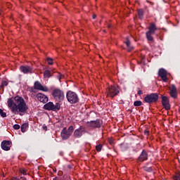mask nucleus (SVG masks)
I'll list each match as a JSON object with an SVG mask.
<instances>
[{"label":"nucleus","mask_w":180,"mask_h":180,"mask_svg":"<svg viewBox=\"0 0 180 180\" xmlns=\"http://www.w3.org/2000/svg\"><path fill=\"white\" fill-rule=\"evenodd\" d=\"M7 103L8 107L14 115H18V112H20V113H25V112L29 109L26 101H25V99L20 96H16L13 98H8Z\"/></svg>","instance_id":"f257e3e1"},{"label":"nucleus","mask_w":180,"mask_h":180,"mask_svg":"<svg viewBox=\"0 0 180 180\" xmlns=\"http://www.w3.org/2000/svg\"><path fill=\"white\" fill-rule=\"evenodd\" d=\"M157 25L154 22H151L148 27V31L146 32V39L148 41H154L153 34H155Z\"/></svg>","instance_id":"f03ea898"},{"label":"nucleus","mask_w":180,"mask_h":180,"mask_svg":"<svg viewBox=\"0 0 180 180\" xmlns=\"http://www.w3.org/2000/svg\"><path fill=\"white\" fill-rule=\"evenodd\" d=\"M52 96L57 102H63L64 101V91L60 89H55L52 91Z\"/></svg>","instance_id":"7ed1b4c3"},{"label":"nucleus","mask_w":180,"mask_h":180,"mask_svg":"<svg viewBox=\"0 0 180 180\" xmlns=\"http://www.w3.org/2000/svg\"><path fill=\"white\" fill-rule=\"evenodd\" d=\"M72 131H74L73 126H70L68 129L67 127H64L60 133L62 140H68L71 136V134H72Z\"/></svg>","instance_id":"20e7f679"},{"label":"nucleus","mask_w":180,"mask_h":180,"mask_svg":"<svg viewBox=\"0 0 180 180\" xmlns=\"http://www.w3.org/2000/svg\"><path fill=\"white\" fill-rule=\"evenodd\" d=\"M106 92L107 96L113 98L115 96L119 95V87L111 85L107 89Z\"/></svg>","instance_id":"39448f33"},{"label":"nucleus","mask_w":180,"mask_h":180,"mask_svg":"<svg viewBox=\"0 0 180 180\" xmlns=\"http://www.w3.org/2000/svg\"><path fill=\"white\" fill-rule=\"evenodd\" d=\"M67 100L70 102V103L74 104L77 103L79 98H78V95L75 94V92L69 91L66 94Z\"/></svg>","instance_id":"423d86ee"},{"label":"nucleus","mask_w":180,"mask_h":180,"mask_svg":"<svg viewBox=\"0 0 180 180\" xmlns=\"http://www.w3.org/2000/svg\"><path fill=\"white\" fill-rule=\"evenodd\" d=\"M158 94L157 93H152L150 94H148L144 98L143 101L146 103H155L158 101Z\"/></svg>","instance_id":"0eeeda50"},{"label":"nucleus","mask_w":180,"mask_h":180,"mask_svg":"<svg viewBox=\"0 0 180 180\" xmlns=\"http://www.w3.org/2000/svg\"><path fill=\"white\" fill-rule=\"evenodd\" d=\"M60 108L61 106L58 103H56V105H54L53 102H49L44 105V109H45V110H53V112L60 110Z\"/></svg>","instance_id":"6e6552de"},{"label":"nucleus","mask_w":180,"mask_h":180,"mask_svg":"<svg viewBox=\"0 0 180 180\" xmlns=\"http://www.w3.org/2000/svg\"><path fill=\"white\" fill-rule=\"evenodd\" d=\"M86 132V131L85 130V127L80 126L78 129L75 130L73 136L75 139H81V137H82V134Z\"/></svg>","instance_id":"1a4fd4ad"},{"label":"nucleus","mask_w":180,"mask_h":180,"mask_svg":"<svg viewBox=\"0 0 180 180\" xmlns=\"http://www.w3.org/2000/svg\"><path fill=\"white\" fill-rule=\"evenodd\" d=\"M34 89H37L38 91H42V92H49V87L46 86L41 85V83L39 81H36L34 84Z\"/></svg>","instance_id":"9d476101"},{"label":"nucleus","mask_w":180,"mask_h":180,"mask_svg":"<svg viewBox=\"0 0 180 180\" xmlns=\"http://www.w3.org/2000/svg\"><path fill=\"white\" fill-rule=\"evenodd\" d=\"M88 127H92V129H99L102 126V121L101 120H96L95 121H90L87 122Z\"/></svg>","instance_id":"9b49d317"},{"label":"nucleus","mask_w":180,"mask_h":180,"mask_svg":"<svg viewBox=\"0 0 180 180\" xmlns=\"http://www.w3.org/2000/svg\"><path fill=\"white\" fill-rule=\"evenodd\" d=\"M167 70H165V69H160L158 71V75L159 77H160L162 81H163V82H167V81H168V77H167Z\"/></svg>","instance_id":"f8f14e48"},{"label":"nucleus","mask_w":180,"mask_h":180,"mask_svg":"<svg viewBox=\"0 0 180 180\" xmlns=\"http://www.w3.org/2000/svg\"><path fill=\"white\" fill-rule=\"evenodd\" d=\"M11 147H12V141H3L1 142V148L2 150H4V151H9V150H11Z\"/></svg>","instance_id":"ddd939ff"},{"label":"nucleus","mask_w":180,"mask_h":180,"mask_svg":"<svg viewBox=\"0 0 180 180\" xmlns=\"http://www.w3.org/2000/svg\"><path fill=\"white\" fill-rule=\"evenodd\" d=\"M162 104L166 110H169V109H171V105H169V100L168 99V97L165 96L162 97Z\"/></svg>","instance_id":"4468645a"},{"label":"nucleus","mask_w":180,"mask_h":180,"mask_svg":"<svg viewBox=\"0 0 180 180\" xmlns=\"http://www.w3.org/2000/svg\"><path fill=\"white\" fill-rule=\"evenodd\" d=\"M20 70L23 74H33V68L29 65L20 66Z\"/></svg>","instance_id":"2eb2a0df"},{"label":"nucleus","mask_w":180,"mask_h":180,"mask_svg":"<svg viewBox=\"0 0 180 180\" xmlns=\"http://www.w3.org/2000/svg\"><path fill=\"white\" fill-rule=\"evenodd\" d=\"M37 98L38 101L42 103H47V102H49V97H47V96L44 95V94L38 93L37 94Z\"/></svg>","instance_id":"dca6fc26"},{"label":"nucleus","mask_w":180,"mask_h":180,"mask_svg":"<svg viewBox=\"0 0 180 180\" xmlns=\"http://www.w3.org/2000/svg\"><path fill=\"white\" fill-rule=\"evenodd\" d=\"M169 90H170L169 94L172 98L176 99V98H178V93L176 92V86H175L174 84H172L169 88Z\"/></svg>","instance_id":"f3484780"},{"label":"nucleus","mask_w":180,"mask_h":180,"mask_svg":"<svg viewBox=\"0 0 180 180\" xmlns=\"http://www.w3.org/2000/svg\"><path fill=\"white\" fill-rule=\"evenodd\" d=\"M147 160H148V154H147V152L143 150L139 157L138 161L139 162H143Z\"/></svg>","instance_id":"a211bd4d"},{"label":"nucleus","mask_w":180,"mask_h":180,"mask_svg":"<svg viewBox=\"0 0 180 180\" xmlns=\"http://www.w3.org/2000/svg\"><path fill=\"white\" fill-rule=\"evenodd\" d=\"M127 47V51H131L134 49L133 46H131L130 43V40H129V38H126V41L124 42Z\"/></svg>","instance_id":"6ab92c4d"},{"label":"nucleus","mask_w":180,"mask_h":180,"mask_svg":"<svg viewBox=\"0 0 180 180\" xmlns=\"http://www.w3.org/2000/svg\"><path fill=\"white\" fill-rule=\"evenodd\" d=\"M138 16L140 19H143L144 16V10H143V8H140L138 10Z\"/></svg>","instance_id":"aec40b11"},{"label":"nucleus","mask_w":180,"mask_h":180,"mask_svg":"<svg viewBox=\"0 0 180 180\" xmlns=\"http://www.w3.org/2000/svg\"><path fill=\"white\" fill-rule=\"evenodd\" d=\"M44 78H50V77H51V71L50 70H45L44 72Z\"/></svg>","instance_id":"412c9836"},{"label":"nucleus","mask_w":180,"mask_h":180,"mask_svg":"<svg viewBox=\"0 0 180 180\" xmlns=\"http://www.w3.org/2000/svg\"><path fill=\"white\" fill-rule=\"evenodd\" d=\"M27 127H29V123L22 124L21 126V131L22 133H25V131H26V129H27Z\"/></svg>","instance_id":"4be33fe9"},{"label":"nucleus","mask_w":180,"mask_h":180,"mask_svg":"<svg viewBox=\"0 0 180 180\" xmlns=\"http://www.w3.org/2000/svg\"><path fill=\"white\" fill-rule=\"evenodd\" d=\"M141 105H143V102H141V101H134V106H136V107L141 106Z\"/></svg>","instance_id":"5701e85b"},{"label":"nucleus","mask_w":180,"mask_h":180,"mask_svg":"<svg viewBox=\"0 0 180 180\" xmlns=\"http://www.w3.org/2000/svg\"><path fill=\"white\" fill-rule=\"evenodd\" d=\"M102 147H103L102 144L97 145L96 146V151H98V153H101V151H102Z\"/></svg>","instance_id":"b1692460"},{"label":"nucleus","mask_w":180,"mask_h":180,"mask_svg":"<svg viewBox=\"0 0 180 180\" xmlns=\"http://www.w3.org/2000/svg\"><path fill=\"white\" fill-rule=\"evenodd\" d=\"M0 116H1V117H6V112H4L2 109H0Z\"/></svg>","instance_id":"393cba45"},{"label":"nucleus","mask_w":180,"mask_h":180,"mask_svg":"<svg viewBox=\"0 0 180 180\" xmlns=\"http://www.w3.org/2000/svg\"><path fill=\"white\" fill-rule=\"evenodd\" d=\"M8 86V82H6V80H3L1 82V86L2 88L7 86Z\"/></svg>","instance_id":"a878e982"},{"label":"nucleus","mask_w":180,"mask_h":180,"mask_svg":"<svg viewBox=\"0 0 180 180\" xmlns=\"http://www.w3.org/2000/svg\"><path fill=\"white\" fill-rule=\"evenodd\" d=\"M47 62L49 65H53V58H47Z\"/></svg>","instance_id":"bb28decb"},{"label":"nucleus","mask_w":180,"mask_h":180,"mask_svg":"<svg viewBox=\"0 0 180 180\" xmlns=\"http://www.w3.org/2000/svg\"><path fill=\"white\" fill-rule=\"evenodd\" d=\"M13 129H14V130H19V129H20V125H19V124H14L13 125Z\"/></svg>","instance_id":"cd10ccee"},{"label":"nucleus","mask_w":180,"mask_h":180,"mask_svg":"<svg viewBox=\"0 0 180 180\" xmlns=\"http://www.w3.org/2000/svg\"><path fill=\"white\" fill-rule=\"evenodd\" d=\"M20 174H22V175H26V169H20Z\"/></svg>","instance_id":"c85d7f7f"},{"label":"nucleus","mask_w":180,"mask_h":180,"mask_svg":"<svg viewBox=\"0 0 180 180\" xmlns=\"http://www.w3.org/2000/svg\"><path fill=\"white\" fill-rule=\"evenodd\" d=\"M145 171H147L148 172H151L152 169L151 167H144Z\"/></svg>","instance_id":"c756f323"},{"label":"nucleus","mask_w":180,"mask_h":180,"mask_svg":"<svg viewBox=\"0 0 180 180\" xmlns=\"http://www.w3.org/2000/svg\"><path fill=\"white\" fill-rule=\"evenodd\" d=\"M143 133H144L145 136L150 135V131H148V130H144Z\"/></svg>","instance_id":"7c9ffc66"},{"label":"nucleus","mask_w":180,"mask_h":180,"mask_svg":"<svg viewBox=\"0 0 180 180\" xmlns=\"http://www.w3.org/2000/svg\"><path fill=\"white\" fill-rule=\"evenodd\" d=\"M108 141L110 144H113V139H112L111 138H108Z\"/></svg>","instance_id":"2f4dec72"},{"label":"nucleus","mask_w":180,"mask_h":180,"mask_svg":"<svg viewBox=\"0 0 180 180\" xmlns=\"http://www.w3.org/2000/svg\"><path fill=\"white\" fill-rule=\"evenodd\" d=\"M42 128L44 130H45V131H47V126H46V124H44Z\"/></svg>","instance_id":"473e14b6"},{"label":"nucleus","mask_w":180,"mask_h":180,"mask_svg":"<svg viewBox=\"0 0 180 180\" xmlns=\"http://www.w3.org/2000/svg\"><path fill=\"white\" fill-rule=\"evenodd\" d=\"M137 94H138L139 95H143V91L139 90V91H138Z\"/></svg>","instance_id":"72a5a7b5"},{"label":"nucleus","mask_w":180,"mask_h":180,"mask_svg":"<svg viewBox=\"0 0 180 180\" xmlns=\"http://www.w3.org/2000/svg\"><path fill=\"white\" fill-rule=\"evenodd\" d=\"M20 180H26V177H25V176H21V177L20 178Z\"/></svg>","instance_id":"f704fd0d"},{"label":"nucleus","mask_w":180,"mask_h":180,"mask_svg":"<svg viewBox=\"0 0 180 180\" xmlns=\"http://www.w3.org/2000/svg\"><path fill=\"white\" fill-rule=\"evenodd\" d=\"M11 180H20V179H18V177L12 178Z\"/></svg>","instance_id":"c9c22d12"},{"label":"nucleus","mask_w":180,"mask_h":180,"mask_svg":"<svg viewBox=\"0 0 180 180\" xmlns=\"http://www.w3.org/2000/svg\"><path fill=\"white\" fill-rule=\"evenodd\" d=\"M92 18H93V19H96V15L94 14Z\"/></svg>","instance_id":"e433bc0d"},{"label":"nucleus","mask_w":180,"mask_h":180,"mask_svg":"<svg viewBox=\"0 0 180 180\" xmlns=\"http://www.w3.org/2000/svg\"><path fill=\"white\" fill-rule=\"evenodd\" d=\"M31 92H34V91L33 90V89H31Z\"/></svg>","instance_id":"4c0bfd02"},{"label":"nucleus","mask_w":180,"mask_h":180,"mask_svg":"<svg viewBox=\"0 0 180 180\" xmlns=\"http://www.w3.org/2000/svg\"><path fill=\"white\" fill-rule=\"evenodd\" d=\"M1 12H2V11L0 9V14H1Z\"/></svg>","instance_id":"58836bf2"},{"label":"nucleus","mask_w":180,"mask_h":180,"mask_svg":"<svg viewBox=\"0 0 180 180\" xmlns=\"http://www.w3.org/2000/svg\"><path fill=\"white\" fill-rule=\"evenodd\" d=\"M108 27H110V25H109Z\"/></svg>","instance_id":"ea45409f"}]
</instances>
